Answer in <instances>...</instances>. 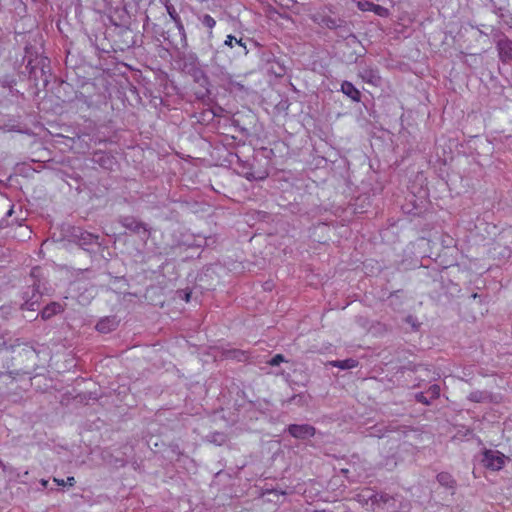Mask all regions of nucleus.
Wrapping results in <instances>:
<instances>
[{
	"label": "nucleus",
	"instance_id": "a878e982",
	"mask_svg": "<svg viewBox=\"0 0 512 512\" xmlns=\"http://www.w3.org/2000/svg\"><path fill=\"white\" fill-rule=\"evenodd\" d=\"M276 2H279L281 4V1L280 0H275Z\"/></svg>",
	"mask_w": 512,
	"mask_h": 512
},
{
	"label": "nucleus",
	"instance_id": "6e6552de",
	"mask_svg": "<svg viewBox=\"0 0 512 512\" xmlns=\"http://www.w3.org/2000/svg\"><path fill=\"white\" fill-rule=\"evenodd\" d=\"M437 481L439 482V484L441 486L446 487L448 489H451L453 491L456 488V481L452 477V475L450 473H448V472H440L437 475Z\"/></svg>",
	"mask_w": 512,
	"mask_h": 512
},
{
	"label": "nucleus",
	"instance_id": "9d476101",
	"mask_svg": "<svg viewBox=\"0 0 512 512\" xmlns=\"http://www.w3.org/2000/svg\"><path fill=\"white\" fill-rule=\"evenodd\" d=\"M165 8H166L167 13L170 16L171 20L175 23V25L178 28H183V24H182L179 14L177 13L174 6L172 4H170L169 0L165 1Z\"/></svg>",
	"mask_w": 512,
	"mask_h": 512
},
{
	"label": "nucleus",
	"instance_id": "f257e3e1",
	"mask_svg": "<svg viewBox=\"0 0 512 512\" xmlns=\"http://www.w3.org/2000/svg\"><path fill=\"white\" fill-rule=\"evenodd\" d=\"M482 454V464L485 468L499 471L504 467L507 457L500 451L485 449Z\"/></svg>",
	"mask_w": 512,
	"mask_h": 512
},
{
	"label": "nucleus",
	"instance_id": "f03ea898",
	"mask_svg": "<svg viewBox=\"0 0 512 512\" xmlns=\"http://www.w3.org/2000/svg\"><path fill=\"white\" fill-rule=\"evenodd\" d=\"M121 224L126 229L130 230L133 233L137 234H143L144 237L148 238L150 235V231L147 228V225L139 220H137L135 217L127 216L124 217L121 221Z\"/></svg>",
	"mask_w": 512,
	"mask_h": 512
},
{
	"label": "nucleus",
	"instance_id": "ddd939ff",
	"mask_svg": "<svg viewBox=\"0 0 512 512\" xmlns=\"http://www.w3.org/2000/svg\"><path fill=\"white\" fill-rule=\"evenodd\" d=\"M224 356L227 359H237L239 361L246 359V355L243 351L235 349L227 350L226 352H224Z\"/></svg>",
	"mask_w": 512,
	"mask_h": 512
},
{
	"label": "nucleus",
	"instance_id": "a211bd4d",
	"mask_svg": "<svg viewBox=\"0 0 512 512\" xmlns=\"http://www.w3.org/2000/svg\"><path fill=\"white\" fill-rule=\"evenodd\" d=\"M373 6H374V3L370 2V1H358L357 2L358 9L363 12H366V11L373 12Z\"/></svg>",
	"mask_w": 512,
	"mask_h": 512
},
{
	"label": "nucleus",
	"instance_id": "20e7f679",
	"mask_svg": "<svg viewBox=\"0 0 512 512\" xmlns=\"http://www.w3.org/2000/svg\"><path fill=\"white\" fill-rule=\"evenodd\" d=\"M359 76L364 82L371 84L373 86H378L381 81V77L379 75L378 70L372 67L363 68L359 72Z\"/></svg>",
	"mask_w": 512,
	"mask_h": 512
},
{
	"label": "nucleus",
	"instance_id": "9b49d317",
	"mask_svg": "<svg viewBox=\"0 0 512 512\" xmlns=\"http://www.w3.org/2000/svg\"><path fill=\"white\" fill-rule=\"evenodd\" d=\"M115 325V322L114 320H111L109 318H105V319H101L97 325H96V329L101 332V333H106V332H109L110 330L113 329Z\"/></svg>",
	"mask_w": 512,
	"mask_h": 512
},
{
	"label": "nucleus",
	"instance_id": "5701e85b",
	"mask_svg": "<svg viewBox=\"0 0 512 512\" xmlns=\"http://www.w3.org/2000/svg\"><path fill=\"white\" fill-rule=\"evenodd\" d=\"M53 481L58 485V486H65L66 483L63 479H58V478H54Z\"/></svg>",
	"mask_w": 512,
	"mask_h": 512
},
{
	"label": "nucleus",
	"instance_id": "dca6fc26",
	"mask_svg": "<svg viewBox=\"0 0 512 512\" xmlns=\"http://www.w3.org/2000/svg\"><path fill=\"white\" fill-rule=\"evenodd\" d=\"M373 13L380 17H388L390 14V12L387 8H385L381 5H378V4H374Z\"/></svg>",
	"mask_w": 512,
	"mask_h": 512
},
{
	"label": "nucleus",
	"instance_id": "f3484780",
	"mask_svg": "<svg viewBox=\"0 0 512 512\" xmlns=\"http://www.w3.org/2000/svg\"><path fill=\"white\" fill-rule=\"evenodd\" d=\"M440 386L437 384H433L427 390V394H429L430 399H437L440 396Z\"/></svg>",
	"mask_w": 512,
	"mask_h": 512
},
{
	"label": "nucleus",
	"instance_id": "393cba45",
	"mask_svg": "<svg viewBox=\"0 0 512 512\" xmlns=\"http://www.w3.org/2000/svg\"><path fill=\"white\" fill-rule=\"evenodd\" d=\"M41 484H42V486H43V487H47V485H48V481H47V480H45V479H42V480H41Z\"/></svg>",
	"mask_w": 512,
	"mask_h": 512
},
{
	"label": "nucleus",
	"instance_id": "aec40b11",
	"mask_svg": "<svg viewBox=\"0 0 512 512\" xmlns=\"http://www.w3.org/2000/svg\"><path fill=\"white\" fill-rule=\"evenodd\" d=\"M415 397H416V400L418 402H420V403H423L425 405H429L430 404V400H428V398L422 392L417 393Z\"/></svg>",
	"mask_w": 512,
	"mask_h": 512
},
{
	"label": "nucleus",
	"instance_id": "6ab92c4d",
	"mask_svg": "<svg viewBox=\"0 0 512 512\" xmlns=\"http://www.w3.org/2000/svg\"><path fill=\"white\" fill-rule=\"evenodd\" d=\"M282 362H284L283 355L282 354H276L267 363L270 366H277V365H279Z\"/></svg>",
	"mask_w": 512,
	"mask_h": 512
},
{
	"label": "nucleus",
	"instance_id": "f8f14e48",
	"mask_svg": "<svg viewBox=\"0 0 512 512\" xmlns=\"http://www.w3.org/2000/svg\"><path fill=\"white\" fill-rule=\"evenodd\" d=\"M358 362L354 359H345V360H338L332 362V365L334 367H338L340 369H350L356 367Z\"/></svg>",
	"mask_w": 512,
	"mask_h": 512
},
{
	"label": "nucleus",
	"instance_id": "b1692460",
	"mask_svg": "<svg viewBox=\"0 0 512 512\" xmlns=\"http://www.w3.org/2000/svg\"><path fill=\"white\" fill-rule=\"evenodd\" d=\"M190 297H191V292H190V291H189V292H185L184 300H185L186 302H189V301H190Z\"/></svg>",
	"mask_w": 512,
	"mask_h": 512
},
{
	"label": "nucleus",
	"instance_id": "2eb2a0df",
	"mask_svg": "<svg viewBox=\"0 0 512 512\" xmlns=\"http://www.w3.org/2000/svg\"><path fill=\"white\" fill-rule=\"evenodd\" d=\"M201 22L205 27L209 29V33L212 34V30L216 25L215 19L212 16L206 14L201 18Z\"/></svg>",
	"mask_w": 512,
	"mask_h": 512
},
{
	"label": "nucleus",
	"instance_id": "4468645a",
	"mask_svg": "<svg viewBox=\"0 0 512 512\" xmlns=\"http://www.w3.org/2000/svg\"><path fill=\"white\" fill-rule=\"evenodd\" d=\"M234 44H237L239 46H241L243 48V51L244 53H247V49H246V46L245 44L242 42V39H237L235 38L234 36L232 35H228L227 36V39L225 40V45L229 46V47H233Z\"/></svg>",
	"mask_w": 512,
	"mask_h": 512
},
{
	"label": "nucleus",
	"instance_id": "1a4fd4ad",
	"mask_svg": "<svg viewBox=\"0 0 512 512\" xmlns=\"http://www.w3.org/2000/svg\"><path fill=\"white\" fill-rule=\"evenodd\" d=\"M268 72L274 74L276 77H282L286 74V66L278 60L268 61Z\"/></svg>",
	"mask_w": 512,
	"mask_h": 512
},
{
	"label": "nucleus",
	"instance_id": "39448f33",
	"mask_svg": "<svg viewBox=\"0 0 512 512\" xmlns=\"http://www.w3.org/2000/svg\"><path fill=\"white\" fill-rule=\"evenodd\" d=\"M341 91L352 101L360 102L361 92L353 85V83L349 81H343L341 84Z\"/></svg>",
	"mask_w": 512,
	"mask_h": 512
},
{
	"label": "nucleus",
	"instance_id": "423d86ee",
	"mask_svg": "<svg viewBox=\"0 0 512 512\" xmlns=\"http://www.w3.org/2000/svg\"><path fill=\"white\" fill-rule=\"evenodd\" d=\"M500 58L503 61L512 60V41L505 39L500 40L497 44Z\"/></svg>",
	"mask_w": 512,
	"mask_h": 512
},
{
	"label": "nucleus",
	"instance_id": "412c9836",
	"mask_svg": "<svg viewBox=\"0 0 512 512\" xmlns=\"http://www.w3.org/2000/svg\"><path fill=\"white\" fill-rule=\"evenodd\" d=\"M213 442H217L218 444H221L225 441V435L222 433H216L213 435L212 440Z\"/></svg>",
	"mask_w": 512,
	"mask_h": 512
},
{
	"label": "nucleus",
	"instance_id": "7ed1b4c3",
	"mask_svg": "<svg viewBox=\"0 0 512 512\" xmlns=\"http://www.w3.org/2000/svg\"><path fill=\"white\" fill-rule=\"evenodd\" d=\"M289 434L296 439H306L313 437L316 429L309 424H291L287 428Z\"/></svg>",
	"mask_w": 512,
	"mask_h": 512
},
{
	"label": "nucleus",
	"instance_id": "4be33fe9",
	"mask_svg": "<svg viewBox=\"0 0 512 512\" xmlns=\"http://www.w3.org/2000/svg\"><path fill=\"white\" fill-rule=\"evenodd\" d=\"M66 485L73 486L75 484V478L74 477H68L65 481Z\"/></svg>",
	"mask_w": 512,
	"mask_h": 512
},
{
	"label": "nucleus",
	"instance_id": "0eeeda50",
	"mask_svg": "<svg viewBox=\"0 0 512 512\" xmlns=\"http://www.w3.org/2000/svg\"><path fill=\"white\" fill-rule=\"evenodd\" d=\"M63 311V307L60 303L51 302L46 305L41 311V317L44 320L50 319L54 315L61 313Z\"/></svg>",
	"mask_w": 512,
	"mask_h": 512
}]
</instances>
